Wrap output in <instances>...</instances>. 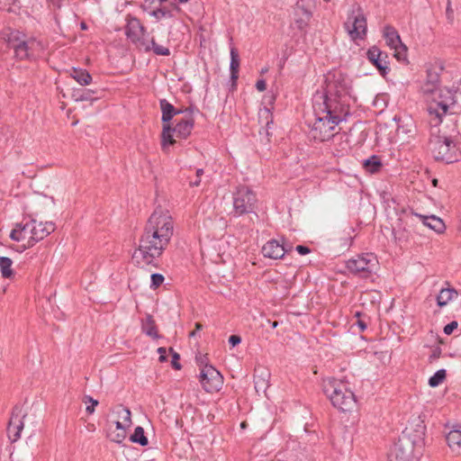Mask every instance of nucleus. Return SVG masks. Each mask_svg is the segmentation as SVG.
<instances>
[{
    "mask_svg": "<svg viewBox=\"0 0 461 461\" xmlns=\"http://www.w3.org/2000/svg\"><path fill=\"white\" fill-rule=\"evenodd\" d=\"M174 233V221L168 212L155 210L149 216L132 254L137 265L158 267L156 263L167 249Z\"/></svg>",
    "mask_w": 461,
    "mask_h": 461,
    "instance_id": "f257e3e1",
    "label": "nucleus"
},
{
    "mask_svg": "<svg viewBox=\"0 0 461 461\" xmlns=\"http://www.w3.org/2000/svg\"><path fill=\"white\" fill-rule=\"evenodd\" d=\"M351 80L341 71H330L325 76L324 91L314 95L315 113H327L329 122L339 124L348 113V97L350 95Z\"/></svg>",
    "mask_w": 461,
    "mask_h": 461,
    "instance_id": "f03ea898",
    "label": "nucleus"
},
{
    "mask_svg": "<svg viewBox=\"0 0 461 461\" xmlns=\"http://www.w3.org/2000/svg\"><path fill=\"white\" fill-rule=\"evenodd\" d=\"M430 123V138L429 148L433 158L438 161H443L447 164L453 163L458 159L457 149L454 141L447 136L440 135V130L436 122Z\"/></svg>",
    "mask_w": 461,
    "mask_h": 461,
    "instance_id": "7ed1b4c3",
    "label": "nucleus"
},
{
    "mask_svg": "<svg viewBox=\"0 0 461 461\" xmlns=\"http://www.w3.org/2000/svg\"><path fill=\"white\" fill-rule=\"evenodd\" d=\"M323 392L332 405L342 411H350L356 404L354 393L348 389L344 380L330 377L323 381Z\"/></svg>",
    "mask_w": 461,
    "mask_h": 461,
    "instance_id": "20e7f679",
    "label": "nucleus"
},
{
    "mask_svg": "<svg viewBox=\"0 0 461 461\" xmlns=\"http://www.w3.org/2000/svg\"><path fill=\"white\" fill-rule=\"evenodd\" d=\"M455 91L449 88H439L437 90L432 97L435 106L430 104L428 107L429 115L434 116L430 122L440 124L442 122V116L447 113L448 107L455 104Z\"/></svg>",
    "mask_w": 461,
    "mask_h": 461,
    "instance_id": "39448f33",
    "label": "nucleus"
},
{
    "mask_svg": "<svg viewBox=\"0 0 461 461\" xmlns=\"http://www.w3.org/2000/svg\"><path fill=\"white\" fill-rule=\"evenodd\" d=\"M194 120L192 116L176 121V124L173 127L171 124H167L162 128L161 133V146L164 149L167 145L175 144L176 140L173 138V133L180 139H186L194 129Z\"/></svg>",
    "mask_w": 461,
    "mask_h": 461,
    "instance_id": "423d86ee",
    "label": "nucleus"
},
{
    "mask_svg": "<svg viewBox=\"0 0 461 461\" xmlns=\"http://www.w3.org/2000/svg\"><path fill=\"white\" fill-rule=\"evenodd\" d=\"M256 194L248 186L240 185L233 193V210L235 216L253 212L256 209Z\"/></svg>",
    "mask_w": 461,
    "mask_h": 461,
    "instance_id": "0eeeda50",
    "label": "nucleus"
},
{
    "mask_svg": "<svg viewBox=\"0 0 461 461\" xmlns=\"http://www.w3.org/2000/svg\"><path fill=\"white\" fill-rule=\"evenodd\" d=\"M376 260L371 254L357 256L346 262L347 269L354 276L368 278L374 272Z\"/></svg>",
    "mask_w": 461,
    "mask_h": 461,
    "instance_id": "6e6552de",
    "label": "nucleus"
},
{
    "mask_svg": "<svg viewBox=\"0 0 461 461\" xmlns=\"http://www.w3.org/2000/svg\"><path fill=\"white\" fill-rule=\"evenodd\" d=\"M31 228L29 229V239L27 241V245H23L21 249L18 250L20 252L24 251L26 249L33 247L37 242L42 240L44 238L49 236L55 230V223L52 221H39L32 219L30 221Z\"/></svg>",
    "mask_w": 461,
    "mask_h": 461,
    "instance_id": "1a4fd4ad",
    "label": "nucleus"
},
{
    "mask_svg": "<svg viewBox=\"0 0 461 461\" xmlns=\"http://www.w3.org/2000/svg\"><path fill=\"white\" fill-rule=\"evenodd\" d=\"M415 440L411 435L403 431L394 444L390 461H412Z\"/></svg>",
    "mask_w": 461,
    "mask_h": 461,
    "instance_id": "9d476101",
    "label": "nucleus"
},
{
    "mask_svg": "<svg viewBox=\"0 0 461 461\" xmlns=\"http://www.w3.org/2000/svg\"><path fill=\"white\" fill-rule=\"evenodd\" d=\"M199 381L203 390L212 393L221 390L223 384V376L214 366L206 364L201 369Z\"/></svg>",
    "mask_w": 461,
    "mask_h": 461,
    "instance_id": "9b49d317",
    "label": "nucleus"
},
{
    "mask_svg": "<svg viewBox=\"0 0 461 461\" xmlns=\"http://www.w3.org/2000/svg\"><path fill=\"white\" fill-rule=\"evenodd\" d=\"M358 14L353 10L348 16L344 27L353 41L363 39L366 33V19L357 7Z\"/></svg>",
    "mask_w": 461,
    "mask_h": 461,
    "instance_id": "f8f14e48",
    "label": "nucleus"
},
{
    "mask_svg": "<svg viewBox=\"0 0 461 461\" xmlns=\"http://www.w3.org/2000/svg\"><path fill=\"white\" fill-rule=\"evenodd\" d=\"M387 46L394 50V57L399 60L407 58V47L402 43L398 32L392 25H385L383 32Z\"/></svg>",
    "mask_w": 461,
    "mask_h": 461,
    "instance_id": "ddd939ff",
    "label": "nucleus"
},
{
    "mask_svg": "<svg viewBox=\"0 0 461 461\" xmlns=\"http://www.w3.org/2000/svg\"><path fill=\"white\" fill-rule=\"evenodd\" d=\"M27 416L26 413L23 411V407L20 405H15L13 408L11 417L7 426V434L9 438L15 442L21 437V432L23 429L24 423L23 419Z\"/></svg>",
    "mask_w": 461,
    "mask_h": 461,
    "instance_id": "4468645a",
    "label": "nucleus"
},
{
    "mask_svg": "<svg viewBox=\"0 0 461 461\" xmlns=\"http://www.w3.org/2000/svg\"><path fill=\"white\" fill-rule=\"evenodd\" d=\"M324 116L318 115L312 126L313 138L320 141H327L334 137L333 131L337 124L329 122L327 113Z\"/></svg>",
    "mask_w": 461,
    "mask_h": 461,
    "instance_id": "2eb2a0df",
    "label": "nucleus"
},
{
    "mask_svg": "<svg viewBox=\"0 0 461 461\" xmlns=\"http://www.w3.org/2000/svg\"><path fill=\"white\" fill-rule=\"evenodd\" d=\"M158 3V5L155 6L152 11H150L149 14L155 17L157 20H160L162 18H175L176 14L181 13V8L178 6V0H167L165 2L156 1L154 4Z\"/></svg>",
    "mask_w": 461,
    "mask_h": 461,
    "instance_id": "dca6fc26",
    "label": "nucleus"
},
{
    "mask_svg": "<svg viewBox=\"0 0 461 461\" xmlns=\"http://www.w3.org/2000/svg\"><path fill=\"white\" fill-rule=\"evenodd\" d=\"M146 32V28L138 18L131 15L127 16L125 35L136 47L145 38Z\"/></svg>",
    "mask_w": 461,
    "mask_h": 461,
    "instance_id": "f3484780",
    "label": "nucleus"
},
{
    "mask_svg": "<svg viewBox=\"0 0 461 461\" xmlns=\"http://www.w3.org/2000/svg\"><path fill=\"white\" fill-rule=\"evenodd\" d=\"M7 44L14 51L17 59L23 60L30 57L28 42L24 40V35L19 32H11L7 37Z\"/></svg>",
    "mask_w": 461,
    "mask_h": 461,
    "instance_id": "a211bd4d",
    "label": "nucleus"
},
{
    "mask_svg": "<svg viewBox=\"0 0 461 461\" xmlns=\"http://www.w3.org/2000/svg\"><path fill=\"white\" fill-rule=\"evenodd\" d=\"M367 59L378 69L381 76L384 77L389 71L388 55L378 47L372 46L366 52Z\"/></svg>",
    "mask_w": 461,
    "mask_h": 461,
    "instance_id": "6ab92c4d",
    "label": "nucleus"
},
{
    "mask_svg": "<svg viewBox=\"0 0 461 461\" xmlns=\"http://www.w3.org/2000/svg\"><path fill=\"white\" fill-rule=\"evenodd\" d=\"M289 249H285L284 245L279 244V242L276 240H272L267 241L262 248V254L266 258L278 259L282 258Z\"/></svg>",
    "mask_w": 461,
    "mask_h": 461,
    "instance_id": "aec40b11",
    "label": "nucleus"
},
{
    "mask_svg": "<svg viewBox=\"0 0 461 461\" xmlns=\"http://www.w3.org/2000/svg\"><path fill=\"white\" fill-rule=\"evenodd\" d=\"M140 50L145 52L153 51L158 56H169L170 50L168 48L159 45L156 42L154 38L149 41L146 37L141 40L140 44L137 46Z\"/></svg>",
    "mask_w": 461,
    "mask_h": 461,
    "instance_id": "412c9836",
    "label": "nucleus"
},
{
    "mask_svg": "<svg viewBox=\"0 0 461 461\" xmlns=\"http://www.w3.org/2000/svg\"><path fill=\"white\" fill-rule=\"evenodd\" d=\"M439 84V75L438 72L428 69L427 70V79L423 86H421V91L425 95H431L437 93L438 90Z\"/></svg>",
    "mask_w": 461,
    "mask_h": 461,
    "instance_id": "4be33fe9",
    "label": "nucleus"
},
{
    "mask_svg": "<svg viewBox=\"0 0 461 461\" xmlns=\"http://www.w3.org/2000/svg\"><path fill=\"white\" fill-rule=\"evenodd\" d=\"M415 216L420 218L425 226L433 230L437 233H443L444 230H446V225L444 221L436 215H422L415 213Z\"/></svg>",
    "mask_w": 461,
    "mask_h": 461,
    "instance_id": "5701e85b",
    "label": "nucleus"
},
{
    "mask_svg": "<svg viewBox=\"0 0 461 461\" xmlns=\"http://www.w3.org/2000/svg\"><path fill=\"white\" fill-rule=\"evenodd\" d=\"M270 377V373L265 369H256L254 374V384L255 390L258 393H266L268 387V380Z\"/></svg>",
    "mask_w": 461,
    "mask_h": 461,
    "instance_id": "b1692460",
    "label": "nucleus"
},
{
    "mask_svg": "<svg viewBox=\"0 0 461 461\" xmlns=\"http://www.w3.org/2000/svg\"><path fill=\"white\" fill-rule=\"evenodd\" d=\"M239 68H240V56L239 51L236 48L230 49V80L232 82V88L236 86V82L239 77Z\"/></svg>",
    "mask_w": 461,
    "mask_h": 461,
    "instance_id": "393cba45",
    "label": "nucleus"
},
{
    "mask_svg": "<svg viewBox=\"0 0 461 461\" xmlns=\"http://www.w3.org/2000/svg\"><path fill=\"white\" fill-rule=\"evenodd\" d=\"M301 14L303 15L302 17L294 19V23L300 31H303L308 26V23L312 17V13L297 5L295 8V15L299 16Z\"/></svg>",
    "mask_w": 461,
    "mask_h": 461,
    "instance_id": "a878e982",
    "label": "nucleus"
},
{
    "mask_svg": "<svg viewBox=\"0 0 461 461\" xmlns=\"http://www.w3.org/2000/svg\"><path fill=\"white\" fill-rule=\"evenodd\" d=\"M160 109L162 112L161 121L163 126L167 124H171L170 121L175 116V106L167 102L166 99H161L159 101Z\"/></svg>",
    "mask_w": 461,
    "mask_h": 461,
    "instance_id": "bb28decb",
    "label": "nucleus"
},
{
    "mask_svg": "<svg viewBox=\"0 0 461 461\" xmlns=\"http://www.w3.org/2000/svg\"><path fill=\"white\" fill-rule=\"evenodd\" d=\"M141 330L142 332L147 336H149L153 339L159 338L156 322L150 314H147L146 319L142 321Z\"/></svg>",
    "mask_w": 461,
    "mask_h": 461,
    "instance_id": "cd10ccee",
    "label": "nucleus"
},
{
    "mask_svg": "<svg viewBox=\"0 0 461 461\" xmlns=\"http://www.w3.org/2000/svg\"><path fill=\"white\" fill-rule=\"evenodd\" d=\"M70 76L81 86H87L92 81V76L84 68H73Z\"/></svg>",
    "mask_w": 461,
    "mask_h": 461,
    "instance_id": "c85d7f7f",
    "label": "nucleus"
},
{
    "mask_svg": "<svg viewBox=\"0 0 461 461\" xmlns=\"http://www.w3.org/2000/svg\"><path fill=\"white\" fill-rule=\"evenodd\" d=\"M454 296H457V291L455 288H442L437 296V304L443 307L451 301Z\"/></svg>",
    "mask_w": 461,
    "mask_h": 461,
    "instance_id": "c756f323",
    "label": "nucleus"
},
{
    "mask_svg": "<svg viewBox=\"0 0 461 461\" xmlns=\"http://www.w3.org/2000/svg\"><path fill=\"white\" fill-rule=\"evenodd\" d=\"M365 169L369 173H377L382 167V162L378 156L372 155L363 163Z\"/></svg>",
    "mask_w": 461,
    "mask_h": 461,
    "instance_id": "7c9ffc66",
    "label": "nucleus"
},
{
    "mask_svg": "<svg viewBox=\"0 0 461 461\" xmlns=\"http://www.w3.org/2000/svg\"><path fill=\"white\" fill-rule=\"evenodd\" d=\"M13 261L8 257H0V270L4 278H11L14 276L12 269Z\"/></svg>",
    "mask_w": 461,
    "mask_h": 461,
    "instance_id": "2f4dec72",
    "label": "nucleus"
},
{
    "mask_svg": "<svg viewBox=\"0 0 461 461\" xmlns=\"http://www.w3.org/2000/svg\"><path fill=\"white\" fill-rule=\"evenodd\" d=\"M130 440L141 447H145L149 444L148 438L144 434V429L140 426L135 428L134 432L130 436Z\"/></svg>",
    "mask_w": 461,
    "mask_h": 461,
    "instance_id": "473e14b6",
    "label": "nucleus"
},
{
    "mask_svg": "<svg viewBox=\"0 0 461 461\" xmlns=\"http://www.w3.org/2000/svg\"><path fill=\"white\" fill-rule=\"evenodd\" d=\"M446 440L451 448L461 447V430L453 429L446 436Z\"/></svg>",
    "mask_w": 461,
    "mask_h": 461,
    "instance_id": "72a5a7b5",
    "label": "nucleus"
},
{
    "mask_svg": "<svg viewBox=\"0 0 461 461\" xmlns=\"http://www.w3.org/2000/svg\"><path fill=\"white\" fill-rule=\"evenodd\" d=\"M117 416L119 419L122 420L124 425L131 426V413L129 408L123 407L122 405H120L117 407L115 411Z\"/></svg>",
    "mask_w": 461,
    "mask_h": 461,
    "instance_id": "f704fd0d",
    "label": "nucleus"
},
{
    "mask_svg": "<svg viewBox=\"0 0 461 461\" xmlns=\"http://www.w3.org/2000/svg\"><path fill=\"white\" fill-rule=\"evenodd\" d=\"M447 372L445 369L438 370L429 379V385L430 387L438 386L443 381L446 379Z\"/></svg>",
    "mask_w": 461,
    "mask_h": 461,
    "instance_id": "c9c22d12",
    "label": "nucleus"
},
{
    "mask_svg": "<svg viewBox=\"0 0 461 461\" xmlns=\"http://www.w3.org/2000/svg\"><path fill=\"white\" fill-rule=\"evenodd\" d=\"M95 92L92 90H79L74 94L76 101H90L93 100L92 94Z\"/></svg>",
    "mask_w": 461,
    "mask_h": 461,
    "instance_id": "e433bc0d",
    "label": "nucleus"
},
{
    "mask_svg": "<svg viewBox=\"0 0 461 461\" xmlns=\"http://www.w3.org/2000/svg\"><path fill=\"white\" fill-rule=\"evenodd\" d=\"M83 402L85 403H90V405H87L86 408V411L88 413V414H93L95 412V408L98 405L99 402L95 399H94L92 396L90 395H85L84 398H83Z\"/></svg>",
    "mask_w": 461,
    "mask_h": 461,
    "instance_id": "4c0bfd02",
    "label": "nucleus"
},
{
    "mask_svg": "<svg viewBox=\"0 0 461 461\" xmlns=\"http://www.w3.org/2000/svg\"><path fill=\"white\" fill-rule=\"evenodd\" d=\"M150 278V288L153 290L157 289L160 285H162L165 280L164 276L158 273L152 274Z\"/></svg>",
    "mask_w": 461,
    "mask_h": 461,
    "instance_id": "58836bf2",
    "label": "nucleus"
},
{
    "mask_svg": "<svg viewBox=\"0 0 461 461\" xmlns=\"http://www.w3.org/2000/svg\"><path fill=\"white\" fill-rule=\"evenodd\" d=\"M169 351L172 354L171 365H172L173 368L176 370H180L182 366L179 363V359H180L179 354L175 352L172 348H169Z\"/></svg>",
    "mask_w": 461,
    "mask_h": 461,
    "instance_id": "ea45409f",
    "label": "nucleus"
},
{
    "mask_svg": "<svg viewBox=\"0 0 461 461\" xmlns=\"http://www.w3.org/2000/svg\"><path fill=\"white\" fill-rule=\"evenodd\" d=\"M10 238L14 241H21L26 238L25 234L20 232L19 230L14 229L10 233Z\"/></svg>",
    "mask_w": 461,
    "mask_h": 461,
    "instance_id": "a19ab883",
    "label": "nucleus"
},
{
    "mask_svg": "<svg viewBox=\"0 0 461 461\" xmlns=\"http://www.w3.org/2000/svg\"><path fill=\"white\" fill-rule=\"evenodd\" d=\"M457 321H453L451 322H449L448 324H447L445 327H444V333L446 335H450L454 330H456L457 328Z\"/></svg>",
    "mask_w": 461,
    "mask_h": 461,
    "instance_id": "79ce46f5",
    "label": "nucleus"
},
{
    "mask_svg": "<svg viewBox=\"0 0 461 461\" xmlns=\"http://www.w3.org/2000/svg\"><path fill=\"white\" fill-rule=\"evenodd\" d=\"M441 356V348L439 347H436L433 348L431 355L429 356V361L432 362L435 359L439 358Z\"/></svg>",
    "mask_w": 461,
    "mask_h": 461,
    "instance_id": "37998d69",
    "label": "nucleus"
},
{
    "mask_svg": "<svg viewBox=\"0 0 461 461\" xmlns=\"http://www.w3.org/2000/svg\"><path fill=\"white\" fill-rule=\"evenodd\" d=\"M31 228L30 221L26 222L24 224L23 223H16L15 230H19L20 232H23L26 235V230H29Z\"/></svg>",
    "mask_w": 461,
    "mask_h": 461,
    "instance_id": "c03bdc74",
    "label": "nucleus"
},
{
    "mask_svg": "<svg viewBox=\"0 0 461 461\" xmlns=\"http://www.w3.org/2000/svg\"><path fill=\"white\" fill-rule=\"evenodd\" d=\"M295 250L300 254V255H307L311 252V249L310 248H308L307 246H304V245H298L296 246L295 248Z\"/></svg>",
    "mask_w": 461,
    "mask_h": 461,
    "instance_id": "a18cd8bd",
    "label": "nucleus"
},
{
    "mask_svg": "<svg viewBox=\"0 0 461 461\" xmlns=\"http://www.w3.org/2000/svg\"><path fill=\"white\" fill-rule=\"evenodd\" d=\"M241 342V338L239 335H231L229 337V343L235 347Z\"/></svg>",
    "mask_w": 461,
    "mask_h": 461,
    "instance_id": "49530a36",
    "label": "nucleus"
},
{
    "mask_svg": "<svg viewBox=\"0 0 461 461\" xmlns=\"http://www.w3.org/2000/svg\"><path fill=\"white\" fill-rule=\"evenodd\" d=\"M256 88L259 91V92H263L266 90L267 88V83H266V80L265 79H259L257 81L256 83Z\"/></svg>",
    "mask_w": 461,
    "mask_h": 461,
    "instance_id": "de8ad7c7",
    "label": "nucleus"
},
{
    "mask_svg": "<svg viewBox=\"0 0 461 461\" xmlns=\"http://www.w3.org/2000/svg\"><path fill=\"white\" fill-rule=\"evenodd\" d=\"M158 353L159 354L158 359H159L160 362L167 361V355H166L167 351H166L165 348H162V347L158 348Z\"/></svg>",
    "mask_w": 461,
    "mask_h": 461,
    "instance_id": "09e8293b",
    "label": "nucleus"
},
{
    "mask_svg": "<svg viewBox=\"0 0 461 461\" xmlns=\"http://www.w3.org/2000/svg\"><path fill=\"white\" fill-rule=\"evenodd\" d=\"M203 329V325L200 322L195 323V330L191 331L189 337H194L196 332Z\"/></svg>",
    "mask_w": 461,
    "mask_h": 461,
    "instance_id": "8fccbe9b",
    "label": "nucleus"
},
{
    "mask_svg": "<svg viewBox=\"0 0 461 461\" xmlns=\"http://www.w3.org/2000/svg\"><path fill=\"white\" fill-rule=\"evenodd\" d=\"M357 324L359 327L361 331H364L367 328L366 323L362 320H357Z\"/></svg>",
    "mask_w": 461,
    "mask_h": 461,
    "instance_id": "3c124183",
    "label": "nucleus"
},
{
    "mask_svg": "<svg viewBox=\"0 0 461 461\" xmlns=\"http://www.w3.org/2000/svg\"><path fill=\"white\" fill-rule=\"evenodd\" d=\"M194 111H195V112H199V111H198V109H197L196 107H194V106H189L188 108H186V109H185V110H184L185 113H188V114H189V116H188V117L192 116V113H193Z\"/></svg>",
    "mask_w": 461,
    "mask_h": 461,
    "instance_id": "603ef678",
    "label": "nucleus"
},
{
    "mask_svg": "<svg viewBox=\"0 0 461 461\" xmlns=\"http://www.w3.org/2000/svg\"><path fill=\"white\" fill-rule=\"evenodd\" d=\"M115 426H116L117 429H122L123 431L125 430L126 428L129 427V426L124 425V423L122 421H120V420H117L115 422Z\"/></svg>",
    "mask_w": 461,
    "mask_h": 461,
    "instance_id": "864d4df0",
    "label": "nucleus"
},
{
    "mask_svg": "<svg viewBox=\"0 0 461 461\" xmlns=\"http://www.w3.org/2000/svg\"><path fill=\"white\" fill-rule=\"evenodd\" d=\"M124 432L122 434H117L116 438L113 439L115 442H121L124 438Z\"/></svg>",
    "mask_w": 461,
    "mask_h": 461,
    "instance_id": "5fc2aeb1",
    "label": "nucleus"
},
{
    "mask_svg": "<svg viewBox=\"0 0 461 461\" xmlns=\"http://www.w3.org/2000/svg\"><path fill=\"white\" fill-rule=\"evenodd\" d=\"M447 15L448 19H452V11L449 5L447 7Z\"/></svg>",
    "mask_w": 461,
    "mask_h": 461,
    "instance_id": "6e6d98bb",
    "label": "nucleus"
},
{
    "mask_svg": "<svg viewBox=\"0 0 461 461\" xmlns=\"http://www.w3.org/2000/svg\"><path fill=\"white\" fill-rule=\"evenodd\" d=\"M200 182H201L200 178L197 177V179H195V181H194V182H191L190 185L192 186H198L200 185Z\"/></svg>",
    "mask_w": 461,
    "mask_h": 461,
    "instance_id": "4d7b16f0",
    "label": "nucleus"
},
{
    "mask_svg": "<svg viewBox=\"0 0 461 461\" xmlns=\"http://www.w3.org/2000/svg\"><path fill=\"white\" fill-rule=\"evenodd\" d=\"M203 174V169H202V168H198V169L196 170V176H197L198 178H200V177H201V176H202Z\"/></svg>",
    "mask_w": 461,
    "mask_h": 461,
    "instance_id": "13d9d810",
    "label": "nucleus"
},
{
    "mask_svg": "<svg viewBox=\"0 0 461 461\" xmlns=\"http://www.w3.org/2000/svg\"><path fill=\"white\" fill-rule=\"evenodd\" d=\"M271 124H273V121L272 120L267 122V129L266 130L267 135H269L268 129L270 128Z\"/></svg>",
    "mask_w": 461,
    "mask_h": 461,
    "instance_id": "bf43d9fd",
    "label": "nucleus"
},
{
    "mask_svg": "<svg viewBox=\"0 0 461 461\" xmlns=\"http://www.w3.org/2000/svg\"><path fill=\"white\" fill-rule=\"evenodd\" d=\"M180 113H185L184 110L176 109L175 107V115H178Z\"/></svg>",
    "mask_w": 461,
    "mask_h": 461,
    "instance_id": "052dcab7",
    "label": "nucleus"
},
{
    "mask_svg": "<svg viewBox=\"0 0 461 461\" xmlns=\"http://www.w3.org/2000/svg\"><path fill=\"white\" fill-rule=\"evenodd\" d=\"M277 325H278V322H277L276 321H273V322L271 323V326H272V328H274V329H275V328H276V327H277Z\"/></svg>",
    "mask_w": 461,
    "mask_h": 461,
    "instance_id": "680f3d73",
    "label": "nucleus"
},
{
    "mask_svg": "<svg viewBox=\"0 0 461 461\" xmlns=\"http://www.w3.org/2000/svg\"><path fill=\"white\" fill-rule=\"evenodd\" d=\"M418 427L420 429H420H418V430H416V431H417V432L423 433L424 426L418 425Z\"/></svg>",
    "mask_w": 461,
    "mask_h": 461,
    "instance_id": "e2e57ef3",
    "label": "nucleus"
},
{
    "mask_svg": "<svg viewBox=\"0 0 461 461\" xmlns=\"http://www.w3.org/2000/svg\"><path fill=\"white\" fill-rule=\"evenodd\" d=\"M432 184H433L434 186H437L438 185V179H436V178L433 179L432 180Z\"/></svg>",
    "mask_w": 461,
    "mask_h": 461,
    "instance_id": "0e129e2a",
    "label": "nucleus"
},
{
    "mask_svg": "<svg viewBox=\"0 0 461 461\" xmlns=\"http://www.w3.org/2000/svg\"><path fill=\"white\" fill-rule=\"evenodd\" d=\"M81 28H82V29H86V25L83 23L81 24Z\"/></svg>",
    "mask_w": 461,
    "mask_h": 461,
    "instance_id": "69168bd1",
    "label": "nucleus"
},
{
    "mask_svg": "<svg viewBox=\"0 0 461 461\" xmlns=\"http://www.w3.org/2000/svg\"><path fill=\"white\" fill-rule=\"evenodd\" d=\"M267 68H264V69H262L261 73H265V72H267Z\"/></svg>",
    "mask_w": 461,
    "mask_h": 461,
    "instance_id": "338daca9",
    "label": "nucleus"
},
{
    "mask_svg": "<svg viewBox=\"0 0 461 461\" xmlns=\"http://www.w3.org/2000/svg\"><path fill=\"white\" fill-rule=\"evenodd\" d=\"M356 316H357V317H359V316H360V312H357V313H356Z\"/></svg>",
    "mask_w": 461,
    "mask_h": 461,
    "instance_id": "774afa93",
    "label": "nucleus"
}]
</instances>
